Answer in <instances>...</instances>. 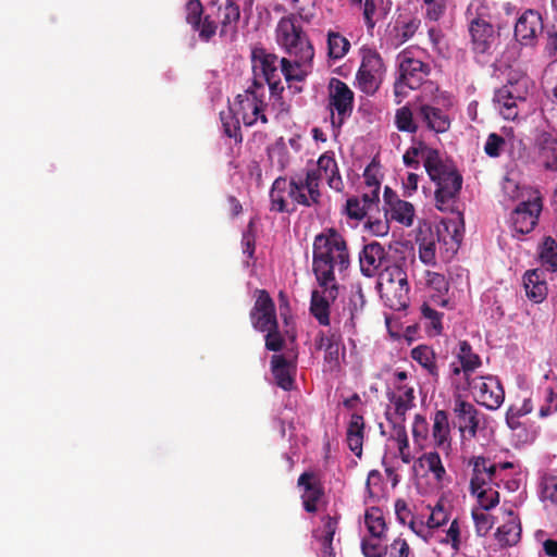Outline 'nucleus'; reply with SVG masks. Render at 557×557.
Returning <instances> with one entry per match:
<instances>
[{
	"mask_svg": "<svg viewBox=\"0 0 557 557\" xmlns=\"http://www.w3.org/2000/svg\"><path fill=\"white\" fill-rule=\"evenodd\" d=\"M350 264L349 251L344 236L335 228L330 227L318 234L313 242L312 268L317 281L330 297H337V284L334 270L339 272L348 269Z\"/></svg>",
	"mask_w": 557,
	"mask_h": 557,
	"instance_id": "1",
	"label": "nucleus"
},
{
	"mask_svg": "<svg viewBox=\"0 0 557 557\" xmlns=\"http://www.w3.org/2000/svg\"><path fill=\"white\" fill-rule=\"evenodd\" d=\"M276 41L290 59H281V71L287 82H301L306 76L302 66L310 64L314 50L306 33L294 16L282 17L276 26Z\"/></svg>",
	"mask_w": 557,
	"mask_h": 557,
	"instance_id": "2",
	"label": "nucleus"
},
{
	"mask_svg": "<svg viewBox=\"0 0 557 557\" xmlns=\"http://www.w3.org/2000/svg\"><path fill=\"white\" fill-rule=\"evenodd\" d=\"M285 194L294 203L304 207H315L320 205L321 193L317 189V176L314 172H306L305 178L292 177L287 181L284 176H278L272 184L270 190L271 211L292 212L287 208Z\"/></svg>",
	"mask_w": 557,
	"mask_h": 557,
	"instance_id": "3",
	"label": "nucleus"
},
{
	"mask_svg": "<svg viewBox=\"0 0 557 557\" xmlns=\"http://www.w3.org/2000/svg\"><path fill=\"white\" fill-rule=\"evenodd\" d=\"M398 77L394 84L396 97L404 98L408 90L419 88L430 75V64L403 52L398 55Z\"/></svg>",
	"mask_w": 557,
	"mask_h": 557,
	"instance_id": "4",
	"label": "nucleus"
},
{
	"mask_svg": "<svg viewBox=\"0 0 557 557\" xmlns=\"http://www.w3.org/2000/svg\"><path fill=\"white\" fill-rule=\"evenodd\" d=\"M382 298L386 306L395 311L405 310L409 305V284L407 273L395 265L386 268L379 282Z\"/></svg>",
	"mask_w": 557,
	"mask_h": 557,
	"instance_id": "5",
	"label": "nucleus"
},
{
	"mask_svg": "<svg viewBox=\"0 0 557 557\" xmlns=\"http://www.w3.org/2000/svg\"><path fill=\"white\" fill-rule=\"evenodd\" d=\"M235 106L236 114L242 116L246 126H252L258 120L267 124L268 117L264 114L267 107L264 84L253 79L247 89L237 95Z\"/></svg>",
	"mask_w": 557,
	"mask_h": 557,
	"instance_id": "6",
	"label": "nucleus"
},
{
	"mask_svg": "<svg viewBox=\"0 0 557 557\" xmlns=\"http://www.w3.org/2000/svg\"><path fill=\"white\" fill-rule=\"evenodd\" d=\"M431 181L436 185L434 193L436 209L442 212H456L459 221L463 224V215L457 209V202L463 182L461 174L454 168L440 175V178Z\"/></svg>",
	"mask_w": 557,
	"mask_h": 557,
	"instance_id": "7",
	"label": "nucleus"
},
{
	"mask_svg": "<svg viewBox=\"0 0 557 557\" xmlns=\"http://www.w3.org/2000/svg\"><path fill=\"white\" fill-rule=\"evenodd\" d=\"M355 95L349 86L339 78L333 77L329 83V108L333 127L341 128L350 117L354 109Z\"/></svg>",
	"mask_w": 557,
	"mask_h": 557,
	"instance_id": "8",
	"label": "nucleus"
},
{
	"mask_svg": "<svg viewBox=\"0 0 557 557\" xmlns=\"http://www.w3.org/2000/svg\"><path fill=\"white\" fill-rule=\"evenodd\" d=\"M465 389H471L476 401L490 410L498 409L505 399V391L494 375L472 376L465 381Z\"/></svg>",
	"mask_w": 557,
	"mask_h": 557,
	"instance_id": "9",
	"label": "nucleus"
},
{
	"mask_svg": "<svg viewBox=\"0 0 557 557\" xmlns=\"http://www.w3.org/2000/svg\"><path fill=\"white\" fill-rule=\"evenodd\" d=\"M361 57V65L357 73L358 83L363 91H375L385 73L383 60L379 52L370 48H362Z\"/></svg>",
	"mask_w": 557,
	"mask_h": 557,
	"instance_id": "10",
	"label": "nucleus"
},
{
	"mask_svg": "<svg viewBox=\"0 0 557 557\" xmlns=\"http://www.w3.org/2000/svg\"><path fill=\"white\" fill-rule=\"evenodd\" d=\"M528 90L521 82H508L496 90L494 101L499 107V112L506 120H515L518 114L519 103L525 101Z\"/></svg>",
	"mask_w": 557,
	"mask_h": 557,
	"instance_id": "11",
	"label": "nucleus"
},
{
	"mask_svg": "<svg viewBox=\"0 0 557 557\" xmlns=\"http://www.w3.org/2000/svg\"><path fill=\"white\" fill-rule=\"evenodd\" d=\"M252 326L259 332L275 329L278 324L275 311V305L270 294L265 289L257 290V299L250 311Z\"/></svg>",
	"mask_w": 557,
	"mask_h": 557,
	"instance_id": "12",
	"label": "nucleus"
},
{
	"mask_svg": "<svg viewBox=\"0 0 557 557\" xmlns=\"http://www.w3.org/2000/svg\"><path fill=\"white\" fill-rule=\"evenodd\" d=\"M252 60L259 63L262 75L269 85L272 95L283 91L284 87L281 86V59L274 53L268 52L263 48L255 49L252 51Z\"/></svg>",
	"mask_w": 557,
	"mask_h": 557,
	"instance_id": "13",
	"label": "nucleus"
},
{
	"mask_svg": "<svg viewBox=\"0 0 557 557\" xmlns=\"http://www.w3.org/2000/svg\"><path fill=\"white\" fill-rule=\"evenodd\" d=\"M541 211L542 202L540 198L519 203L511 213L513 230L522 235L532 232L537 224Z\"/></svg>",
	"mask_w": 557,
	"mask_h": 557,
	"instance_id": "14",
	"label": "nucleus"
},
{
	"mask_svg": "<svg viewBox=\"0 0 557 557\" xmlns=\"http://www.w3.org/2000/svg\"><path fill=\"white\" fill-rule=\"evenodd\" d=\"M544 30L542 16L534 10H527L515 25V37L523 46H533Z\"/></svg>",
	"mask_w": 557,
	"mask_h": 557,
	"instance_id": "15",
	"label": "nucleus"
},
{
	"mask_svg": "<svg viewBox=\"0 0 557 557\" xmlns=\"http://www.w3.org/2000/svg\"><path fill=\"white\" fill-rule=\"evenodd\" d=\"M453 412L459 432L461 434L467 432L470 437H475L481 416L475 406L458 396L454 400Z\"/></svg>",
	"mask_w": 557,
	"mask_h": 557,
	"instance_id": "16",
	"label": "nucleus"
},
{
	"mask_svg": "<svg viewBox=\"0 0 557 557\" xmlns=\"http://www.w3.org/2000/svg\"><path fill=\"white\" fill-rule=\"evenodd\" d=\"M387 252L377 242H371L363 246L359 253L360 271L367 277H373L387 262Z\"/></svg>",
	"mask_w": 557,
	"mask_h": 557,
	"instance_id": "17",
	"label": "nucleus"
},
{
	"mask_svg": "<svg viewBox=\"0 0 557 557\" xmlns=\"http://www.w3.org/2000/svg\"><path fill=\"white\" fill-rule=\"evenodd\" d=\"M298 486L304 488L301 495L302 505L307 512H315L318 504L324 495V488L313 472H304L297 481Z\"/></svg>",
	"mask_w": 557,
	"mask_h": 557,
	"instance_id": "18",
	"label": "nucleus"
},
{
	"mask_svg": "<svg viewBox=\"0 0 557 557\" xmlns=\"http://www.w3.org/2000/svg\"><path fill=\"white\" fill-rule=\"evenodd\" d=\"M317 169H310L307 172H314L317 176V189H319L320 181L322 177V173L325 175L327 180V185L330 188L342 191L344 188V183L342 180V176L339 174V170L337 166V162L333 154H330L327 152L323 153L318 162Z\"/></svg>",
	"mask_w": 557,
	"mask_h": 557,
	"instance_id": "19",
	"label": "nucleus"
},
{
	"mask_svg": "<svg viewBox=\"0 0 557 557\" xmlns=\"http://www.w3.org/2000/svg\"><path fill=\"white\" fill-rule=\"evenodd\" d=\"M539 161L545 170L557 171V138L548 132H541L535 138Z\"/></svg>",
	"mask_w": 557,
	"mask_h": 557,
	"instance_id": "20",
	"label": "nucleus"
},
{
	"mask_svg": "<svg viewBox=\"0 0 557 557\" xmlns=\"http://www.w3.org/2000/svg\"><path fill=\"white\" fill-rule=\"evenodd\" d=\"M472 50L479 54L488 53L496 40V30L492 23L468 25Z\"/></svg>",
	"mask_w": 557,
	"mask_h": 557,
	"instance_id": "21",
	"label": "nucleus"
},
{
	"mask_svg": "<svg viewBox=\"0 0 557 557\" xmlns=\"http://www.w3.org/2000/svg\"><path fill=\"white\" fill-rule=\"evenodd\" d=\"M417 117L425 123L430 131L437 134L446 133L450 127L449 116L440 108L421 104L417 111Z\"/></svg>",
	"mask_w": 557,
	"mask_h": 557,
	"instance_id": "22",
	"label": "nucleus"
},
{
	"mask_svg": "<svg viewBox=\"0 0 557 557\" xmlns=\"http://www.w3.org/2000/svg\"><path fill=\"white\" fill-rule=\"evenodd\" d=\"M271 371L277 386L284 391H290L294 386L295 368L283 355H273L271 358Z\"/></svg>",
	"mask_w": 557,
	"mask_h": 557,
	"instance_id": "23",
	"label": "nucleus"
},
{
	"mask_svg": "<svg viewBox=\"0 0 557 557\" xmlns=\"http://www.w3.org/2000/svg\"><path fill=\"white\" fill-rule=\"evenodd\" d=\"M509 520L497 528L495 537L503 547L516 545L521 537V522L512 510H508Z\"/></svg>",
	"mask_w": 557,
	"mask_h": 557,
	"instance_id": "24",
	"label": "nucleus"
},
{
	"mask_svg": "<svg viewBox=\"0 0 557 557\" xmlns=\"http://www.w3.org/2000/svg\"><path fill=\"white\" fill-rule=\"evenodd\" d=\"M364 426L363 417L354 412L348 422L346 441L349 449L359 458L362 456Z\"/></svg>",
	"mask_w": 557,
	"mask_h": 557,
	"instance_id": "25",
	"label": "nucleus"
},
{
	"mask_svg": "<svg viewBox=\"0 0 557 557\" xmlns=\"http://www.w3.org/2000/svg\"><path fill=\"white\" fill-rule=\"evenodd\" d=\"M525 294L535 304L542 302L547 296V283L540 270L528 271L523 276Z\"/></svg>",
	"mask_w": 557,
	"mask_h": 557,
	"instance_id": "26",
	"label": "nucleus"
},
{
	"mask_svg": "<svg viewBox=\"0 0 557 557\" xmlns=\"http://www.w3.org/2000/svg\"><path fill=\"white\" fill-rule=\"evenodd\" d=\"M334 300L330 297L329 293L323 290L320 293L319 290H313L311 293L310 299V313L314 317L318 323L322 326H330V301Z\"/></svg>",
	"mask_w": 557,
	"mask_h": 557,
	"instance_id": "27",
	"label": "nucleus"
},
{
	"mask_svg": "<svg viewBox=\"0 0 557 557\" xmlns=\"http://www.w3.org/2000/svg\"><path fill=\"white\" fill-rule=\"evenodd\" d=\"M398 394H388V399L395 407V416L406 420L408 410L414 407V389L408 385H397Z\"/></svg>",
	"mask_w": 557,
	"mask_h": 557,
	"instance_id": "28",
	"label": "nucleus"
},
{
	"mask_svg": "<svg viewBox=\"0 0 557 557\" xmlns=\"http://www.w3.org/2000/svg\"><path fill=\"white\" fill-rule=\"evenodd\" d=\"M423 165L425 171L430 177V180L440 178V175L446 173L447 171L454 169V166L446 164L441 156L438 150L434 148H430L425 145L423 149Z\"/></svg>",
	"mask_w": 557,
	"mask_h": 557,
	"instance_id": "29",
	"label": "nucleus"
},
{
	"mask_svg": "<svg viewBox=\"0 0 557 557\" xmlns=\"http://www.w3.org/2000/svg\"><path fill=\"white\" fill-rule=\"evenodd\" d=\"M449 421L448 413L445 410H437L433 417L432 436L436 447L442 449L449 448Z\"/></svg>",
	"mask_w": 557,
	"mask_h": 557,
	"instance_id": "30",
	"label": "nucleus"
},
{
	"mask_svg": "<svg viewBox=\"0 0 557 557\" xmlns=\"http://www.w3.org/2000/svg\"><path fill=\"white\" fill-rule=\"evenodd\" d=\"M457 358L463 369V380H470L475 369L481 367L482 361L479 355L472 351L471 345L467 341L459 343V351Z\"/></svg>",
	"mask_w": 557,
	"mask_h": 557,
	"instance_id": "31",
	"label": "nucleus"
},
{
	"mask_svg": "<svg viewBox=\"0 0 557 557\" xmlns=\"http://www.w3.org/2000/svg\"><path fill=\"white\" fill-rule=\"evenodd\" d=\"M468 25L492 23L491 7L486 0H472L465 12Z\"/></svg>",
	"mask_w": 557,
	"mask_h": 557,
	"instance_id": "32",
	"label": "nucleus"
},
{
	"mask_svg": "<svg viewBox=\"0 0 557 557\" xmlns=\"http://www.w3.org/2000/svg\"><path fill=\"white\" fill-rule=\"evenodd\" d=\"M411 358L424 368L430 375L437 379L438 369L435 362V352L426 345H419L411 350Z\"/></svg>",
	"mask_w": 557,
	"mask_h": 557,
	"instance_id": "33",
	"label": "nucleus"
},
{
	"mask_svg": "<svg viewBox=\"0 0 557 557\" xmlns=\"http://www.w3.org/2000/svg\"><path fill=\"white\" fill-rule=\"evenodd\" d=\"M385 213L389 220L410 226L413 222L414 208L410 202L400 200L394 202L389 208H385Z\"/></svg>",
	"mask_w": 557,
	"mask_h": 557,
	"instance_id": "34",
	"label": "nucleus"
},
{
	"mask_svg": "<svg viewBox=\"0 0 557 557\" xmlns=\"http://www.w3.org/2000/svg\"><path fill=\"white\" fill-rule=\"evenodd\" d=\"M469 465L472 466V478L470 480V492L478 491L483 486H490L486 473V458L476 456L470 459Z\"/></svg>",
	"mask_w": 557,
	"mask_h": 557,
	"instance_id": "35",
	"label": "nucleus"
},
{
	"mask_svg": "<svg viewBox=\"0 0 557 557\" xmlns=\"http://www.w3.org/2000/svg\"><path fill=\"white\" fill-rule=\"evenodd\" d=\"M364 522L372 537L380 540L384 536L386 523L379 508L368 509L364 515Z\"/></svg>",
	"mask_w": 557,
	"mask_h": 557,
	"instance_id": "36",
	"label": "nucleus"
},
{
	"mask_svg": "<svg viewBox=\"0 0 557 557\" xmlns=\"http://www.w3.org/2000/svg\"><path fill=\"white\" fill-rule=\"evenodd\" d=\"M540 260L547 270H557V243L550 236L546 237L540 247Z\"/></svg>",
	"mask_w": 557,
	"mask_h": 557,
	"instance_id": "37",
	"label": "nucleus"
},
{
	"mask_svg": "<svg viewBox=\"0 0 557 557\" xmlns=\"http://www.w3.org/2000/svg\"><path fill=\"white\" fill-rule=\"evenodd\" d=\"M343 337L338 327H330L327 331H319L314 337L315 349L322 350V348L331 346H342Z\"/></svg>",
	"mask_w": 557,
	"mask_h": 557,
	"instance_id": "38",
	"label": "nucleus"
},
{
	"mask_svg": "<svg viewBox=\"0 0 557 557\" xmlns=\"http://www.w3.org/2000/svg\"><path fill=\"white\" fill-rule=\"evenodd\" d=\"M422 467H426L428 470L433 473L434 479L437 482H442L446 475V470L442 463L441 457L436 451H430L422 455L420 458Z\"/></svg>",
	"mask_w": 557,
	"mask_h": 557,
	"instance_id": "39",
	"label": "nucleus"
},
{
	"mask_svg": "<svg viewBox=\"0 0 557 557\" xmlns=\"http://www.w3.org/2000/svg\"><path fill=\"white\" fill-rule=\"evenodd\" d=\"M220 116L224 134L233 138L235 143H242L243 135L238 117H236L231 110L226 113L221 112Z\"/></svg>",
	"mask_w": 557,
	"mask_h": 557,
	"instance_id": "40",
	"label": "nucleus"
},
{
	"mask_svg": "<svg viewBox=\"0 0 557 557\" xmlns=\"http://www.w3.org/2000/svg\"><path fill=\"white\" fill-rule=\"evenodd\" d=\"M329 55L333 59L343 58L349 50V41L337 33H330L327 39Z\"/></svg>",
	"mask_w": 557,
	"mask_h": 557,
	"instance_id": "41",
	"label": "nucleus"
},
{
	"mask_svg": "<svg viewBox=\"0 0 557 557\" xmlns=\"http://www.w3.org/2000/svg\"><path fill=\"white\" fill-rule=\"evenodd\" d=\"M471 494L476 496L483 510H490L496 507L499 503V493L492 486H483L478 491L471 492Z\"/></svg>",
	"mask_w": 557,
	"mask_h": 557,
	"instance_id": "42",
	"label": "nucleus"
},
{
	"mask_svg": "<svg viewBox=\"0 0 557 557\" xmlns=\"http://www.w3.org/2000/svg\"><path fill=\"white\" fill-rule=\"evenodd\" d=\"M203 5L200 0H188L185 4V21L195 32L199 28Z\"/></svg>",
	"mask_w": 557,
	"mask_h": 557,
	"instance_id": "43",
	"label": "nucleus"
},
{
	"mask_svg": "<svg viewBox=\"0 0 557 557\" xmlns=\"http://www.w3.org/2000/svg\"><path fill=\"white\" fill-rule=\"evenodd\" d=\"M395 124L401 132L416 133L418 129L412 111L408 107H401L396 111Z\"/></svg>",
	"mask_w": 557,
	"mask_h": 557,
	"instance_id": "44",
	"label": "nucleus"
},
{
	"mask_svg": "<svg viewBox=\"0 0 557 557\" xmlns=\"http://www.w3.org/2000/svg\"><path fill=\"white\" fill-rule=\"evenodd\" d=\"M368 220L366 223V227L374 235V236H385L389 231V219L384 212L383 218H375L372 212L367 215Z\"/></svg>",
	"mask_w": 557,
	"mask_h": 557,
	"instance_id": "45",
	"label": "nucleus"
},
{
	"mask_svg": "<svg viewBox=\"0 0 557 557\" xmlns=\"http://www.w3.org/2000/svg\"><path fill=\"white\" fill-rule=\"evenodd\" d=\"M240 18V7L236 1L226 0L221 20L222 28L236 25Z\"/></svg>",
	"mask_w": 557,
	"mask_h": 557,
	"instance_id": "46",
	"label": "nucleus"
},
{
	"mask_svg": "<svg viewBox=\"0 0 557 557\" xmlns=\"http://www.w3.org/2000/svg\"><path fill=\"white\" fill-rule=\"evenodd\" d=\"M541 497L553 505H557V476H544L541 482Z\"/></svg>",
	"mask_w": 557,
	"mask_h": 557,
	"instance_id": "47",
	"label": "nucleus"
},
{
	"mask_svg": "<svg viewBox=\"0 0 557 557\" xmlns=\"http://www.w3.org/2000/svg\"><path fill=\"white\" fill-rule=\"evenodd\" d=\"M345 212L348 215V218L354 219L356 221H361L369 214L368 207L362 205L361 200L358 197H351L347 199Z\"/></svg>",
	"mask_w": 557,
	"mask_h": 557,
	"instance_id": "48",
	"label": "nucleus"
},
{
	"mask_svg": "<svg viewBox=\"0 0 557 557\" xmlns=\"http://www.w3.org/2000/svg\"><path fill=\"white\" fill-rule=\"evenodd\" d=\"M421 314L424 319L430 321V325L434 330V334L438 335L443 331L442 318L443 313L433 309L430 305L424 302L421 306Z\"/></svg>",
	"mask_w": 557,
	"mask_h": 557,
	"instance_id": "49",
	"label": "nucleus"
},
{
	"mask_svg": "<svg viewBox=\"0 0 557 557\" xmlns=\"http://www.w3.org/2000/svg\"><path fill=\"white\" fill-rule=\"evenodd\" d=\"M426 285L437 292L440 295L448 292L449 284L446 277L437 272L426 271L425 272Z\"/></svg>",
	"mask_w": 557,
	"mask_h": 557,
	"instance_id": "50",
	"label": "nucleus"
},
{
	"mask_svg": "<svg viewBox=\"0 0 557 557\" xmlns=\"http://www.w3.org/2000/svg\"><path fill=\"white\" fill-rule=\"evenodd\" d=\"M475 524V531L479 536H485L494 525V518L484 512H472Z\"/></svg>",
	"mask_w": 557,
	"mask_h": 557,
	"instance_id": "51",
	"label": "nucleus"
},
{
	"mask_svg": "<svg viewBox=\"0 0 557 557\" xmlns=\"http://www.w3.org/2000/svg\"><path fill=\"white\" fill-rule=\"evenodd\" d=\"M317 1L318 0H293V5L301 20L310 22L315 14Z\"/></svg>",
	"mask_w": 557,
	"mask_h": 557,
	"instance_id": "52",
	"label": "nucleus"
},
{
	"mask_svg": "<svg viewBox=\"0 0 557 557\" xmlns=\"http://www.w3.org/2000/svg\"><path fill=\"white\" fill-rule=\"evenodd\" d=\"M420 20L412 17L408 21H397L398 36L401 42L409 40L419 28Z\"/></svg>",
	"mask_w": 557,
	"mask_h": 557,
	"instance_id": "53",
	"label": "nucleus"
},
{
	"mask_svg": "<svg viewBox=\"0 0 557 557\" xmlns=\"http://www.w3.org/2000/svg\"><path fill=\"white\" fill-rule=\"evenodd\" d=\"M424 148L425 144L421 140L418 141L417 145L411 146L403 157L405 165L418 170L420 166L418 158L419 156L422 157Z\"/></svg>",
	"mask_w": 557,
	"mask_h": 557,
	"instance_id": "54",
	"label": "nucleus"
},
{
	"mask_svg": "<svg viewBox=\"0 0 557 557\" xmlns=\"http://www.w3.org/2000/svg\"><path fill=\"white\" fill-rule=\"evenodd\" d=\"M385 416H386L387 421L393 426L392 437L397 443L404 442V446H405L406 445V441H409L408 440V435H407V430H406V426H405V421L406 420H401V418H398L397 416H395L393 418L388 412H386Z\"/></svg>",
	"mask_w": 557,
	"mask_h": 557,
	"instance_id": "55",
	"label": "nucleus"
},
{
	"mask_svg": "<svg viewBox=\"0 0 557 557\" xmlns=\"http://www.w3.org/2000/svg\"><path fill=\"white\" fill-rule=\"evenodd\" d=\"M216 29L218 24L211 18V16L202 15L199 28L196 32L202 41H209L215 35Z\"/></svg>",
	"mask_w": 557,
	"mask_h": 557,
	"instance_id": "56",
	"label": "nucleus"
},
{
	"mask_svg": "<svg viewBox=\"0 0 557 557\" xmlns=\"http://www.w3.org/2000/svg\"><path fill=\"white\" fill-rule=\"evenodd\" d=\"M436 245L433 240L423 239L419 244V258L424 264H435Z\"/></svg>",
	"mask_w": 557,
	"mask_h": 557,
	"instance_id": "57",
	"label": "nucleus"
},
{
	"mask_svg": "<svg viewBox=\"0 0 557 557\" xmlns=\"http://www.w3.org/2000/svg\"><path fill=\"white\" fill-rule=\"evenodd\" d=\"M504 145L505 139L500 135L492 133L486 139L484 151L488 157L497 158L500 156V151Z\"/></svg>",
	"mask_w": 557,
	"mask_h": 557,
	"instance_id": "58",
	"label": "nucleus"
},
{
	"mask_svg": "<svg viewBox=\"0 0 557 557\" xmlns=\"http://www.w3.org/2000/svg\"><path fill=\"white\" fill-rule=\"evenodd\" d=\"M265 348L271 351H280L284 346V338L280 334L278 324L275 329L265 330Z\"/></svg>",
	"mask_w": 557,
	"mask_h": 557,
	"instance_id": "59",
	"label": "nucleus"
},
{
	"mask_svg": "<svg viewBox=\"0 0 557 557\" xmlns=\"http://www.w3.org/2000/svg\"><path fill=\"white\" fill-rule=\"evenodd\" d=\"M243 253L247 255L248 258H253L256 249V236L253 233V223L250 222L247 230L243 234L242 238Z\"/></svg>",
	"mask_w": 557,
	"mask_h": 557,
	"instance_id": "60",
	"label": "nucleus"
},
{
	"mask_svg": "<svg viewBox=\"0 0 557 557\" xmlns=\"http://www.w3.org/2000/svg\"><path fill=\"white\" fill-rule=\"evenodd\" d=\"M361 550L364 557H383L386 548L377 541L363 539L361 542Z\"/></svg>",
	"mask_w": 557,
	"mask_h": 557,
	"instance_id": "61",
	"label": "nucleus"
},
{
	"mask_svg": "<svg viewBox=\"0 0 557 557\" xmlns=\"http://www.w3.org/2000/svg\"><path fill=\"white\" fill-rule=\"evenodd\" d=\"M557 411V393L553 388L545 389V404L540 408V417L545 418Z\"/></svg>",
	"mask_w": 557,
	"mask_h": 557,
	"instance_id": "62",
	"label": "nucleus"
},
{
	"mask_svg": "<svg viewBox=\"0 0 557 557\" xmlns=\"http://www.w3.org/2000/svg\"><path fill=\"white\" fill-rule=\"evenodd\" d=\"M447 521V513L443 506L437 505L431 512L426 525L429 529L440 528Z\"/></svg>",
	"mask_w": 557,
	"mask_h": 557,
	"instance_id": "63",
	"label": "nucleus"
},
{
	"mask_svg": "<svg viewBox=\"0 0 557 557\" xmlns=\"http://www.w3.org/2000/svg\"><path fill=\"white\" fill-rule=\"evenodd\" d=\"M409 545L406 540L397 537L391 544L389 557H408Z\"/></svg>",
	"mask_w": 557,
	"mask_h": 557,
	"instance_id": "64",
	"label": "nucleus"
}]
</instances>
